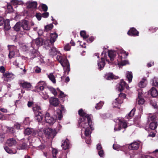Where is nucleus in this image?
Masks as SVG:
<instances>
[{"mask_svg":"<svg viewBox=\"0 0 158 158\" xmlns=\"http://www.w3.org/2000/svg\"><path fill=\"white\" fill-rule=\"evenodd\" d=\"M56 59L63 67L64 73L65 74H68L70 71V65L68 60L60 55L57 56Z\"/></svg>","mask_w":158,"mask_h":158,"instance_id":"obj_5","label":"nucleus"},{"mask_svg":"<svg viewBox=\"0 0 158 158\" xmlns=\"http://www.w3.org/2000/svg\"><path fill=\"white\" fill-rule=\"evenodd\" d=\"M105 78L107 80H110L113 79H116L118 78V77L113 74L112 73H109L106 74L105 76Z\"/></svg>","mask_w":158,"mask_h":158,"instance_id":"obj_29","label":"nucleus"},{"mask_svg":"<svg viewBox=\"0 0 158 158\" xmlns=\"http://www.w3.org/2000/svg\"><path fill=\"white\" fill-rule=\"evenodd\" d=\"M57 90L58 91H59L60 92L59 96V98H62L64 97H65L67 96V95L64 94V93L61 91L58 88H57Z\"/></svg>","mask_w":158,"mask_h":158,"instance_id":"obj_46","label":"nucleus"},{"mask_svg":"<svg viewBox=\"0 0 158 158\" xmlns=\"http://www.w3.org/2000/svg\"><path fill=\"white\" fill-rule=\"evenodd\" d=\"M129 88V87L126 83L122 80L121 82L116 85V89L119 91H121L125 88L128 89Z\"/></svg>","mask_w":158,"mask_h":158,"instance_id":"obj_10","label":"nucleus"},{"mask_svg":"<svg viewBox=\"0 0 158 158\" xmlns=\"http://www.w3.org/2000/svg\"><path fill=\"white\" fill-rule=\"evenodd\" d=\"M23 59L21 58H18L17 59L13 62L14 65L16 66L19 67V65L20 64L22 65L23 64Z\"/></svg>","mask_w":158,"mask_h":158,"instance_id":"obj_30","label":"nucleus"},{"mask_svg":"<svg viewBox=\"0 0 158 158\" xmlns=\"http://www.w3.org/2000/svg\"><path fill=\"white\" fill-rule=\"evenodd\" d=\"M70 49V46L69 44H67L64 47V49L65 51H69Z\"/></svg>","mask_w":158,"mask_h":158,"instance_id":"obj_58","label":"nucleus"},{"mask_svg":"<svg viewBox=\"0 0 158 158\" xmlns=\"http://www.w3.org/2000/svg\"><path fill=\"white\" fill-rule=\"evenodd\" d=\"M118 56L117 59L118 64L119 67L128 63V61L124 60L128 55V52H126L124 50L121 49L118 50Z\"/></svg>","mask_w":158,"mask_h":158,"instance_id":"obj_4","label":"nucleus"},{"mask_svg":"<svg viewBox=\"0 0 158 158\" xmlns=\"http://www.w3.org/2000/svg\"><path fill=\"white\" fill-rule=\"evenodd\" d=\"M47 75L48 77L53 83H56V80L53 73H50L49 74H47Z\"/></svg>","mask_w":158,"mask_h":158,"instance_id":"obj_34","label":"nucleus"},{"mask_svg":"<svg viewBox=\"0 0 158 158\" xmlns=\"http://www.w3.org/2000/svg\"><path fill=\"white\" fill-rule=\"evenodd\" d=\"M20 124L18 123H16L14 125V127L16 128L17 129H19L20 127Z\"/></svg>","mask_w":158,"mask_h":158,"instance_id":"obj_63","label":"nucleus"},{"mask_svg":"<svg viewBox=\"0 0 158 158\" xmlns=\"http://www.w3.org/2000/svg\"><path fill=\"white\" fill-rule=\"evenodd\" d=\"M49 14L48 12H44L42 14V17L44 18H46L48 16Z\"/></svg>","mask_w":158,"mask_h":158,"instance_id":"obj_61","label":"nucleus"},{"mask_svg":"<svg viewBox=\"0 0 158 158\" xmlns=\"http://www.w3.org/2000/svg\"><path fill=\"white\" fill-rule=\"evenodd\" d=\"M33 48L32 46L31 43H30L26 44H23L22 47V49L23 51H27L32 50Z\"/></svg>","mask_w":158,"mask_h":158,"instance_id":"obj_28","label":"nucleus"},{"mask_svg":"<svg viewBox=\"0 0 158 158\" xmlns=\"http://www.w3.org/2000/svg\"><path fill=\"white\" fill-rule=\"evenodd\" d=\"M80 34L84 40H85L88 37V36L86 35L85 31H81L80 32Z\"/></svg>","mask_w":158,"mask_h":158,"instance_id":"obj_45","label":"nucleus"},{"mask_svg":"<svg viewBox=\"0 0 158 158\" xmlns=\"http://www.w3.org/2000/svg\"><path fill=\"white\" fill-rule=\"evenodd\" d=\"M21 24L20 23V22H18L14 26V28L15 31H19L21 28Z\"/></svg>","mask_w":158,"mask_h":158,"instance_id":"obj_36","label":"nucleus"},{"mask_svg":"<svg viewBox=\"0 0 158 158\" xmlns=\"http://www.w3.org/2000/svg\"><path fill=\"white\" fill-rule=\"evenodd\" d=\"M123 102V100L119 98H116L112 103L113 107L118 108L119 105Z\"/></svg>","mask_w":158,"mask_h":158,"instance_id":"obj_25","label":"nucleus"},{"mask_svg":"<svg viewBox=\"0 0 158 158\" xmlns=\"http://www.w3.org/2000/svg\"><path fill=\"white\" fill-rule=\"evenodd\" d=\"M90 133L91 132L90 131L89 128L88 127H87V128H86V129H85V135L86 136H89Z\"/></svg>","mask_w":158,"mask_h":158,"instance_id":"obj_48","label":"nucleus"},{"mask_svg":"<svg viewBox=\"0 0 158 158\" xmlns=\"http://www.w3.org/2000/svg\"><path fill=\"white\" fill-rule=\"evenodd\" d=\"M4 22V29L6 30H9L11 27L10 25V20L8 19H7Z\"/></svg>","mask_w":158,"mask_h":158,"instance_id":"obj_33","label":"nucleus"},{"mask_svg":"<svg viewBox=\"0 0 158 158\" xmlns=\"http://www.w3.org/2000/svg\"><path fill=\"white\" fill-rule=\"evenodd\" d=\"M6 132L8 133H14L15 131L13 127H6Z\"/></svg>","mask_w":158,"mask_h":158,"instance_id":"obj_42","label":"nucleus"},{"mask_svg":"<svg viewBox=\"0 0 158 158\" xmlns=\"http://www.w3.org/2000/svg\"><path fill=\"white\" fill-rule=\"evenodd\" d=\"M6 138L5 133L0 134V141L2 142Z\"/></svg>","mask_w":158,"mask_h":158,"instance_id":"obj_49","label":"nucleus"},{"mask_svg":"<svg viewBox=\"0 0 158 158\" xmlns=\"http://www.w3.org/2000/svg\"><path fill=\"white\" fill-rule=\"evenodd\" d=\"M127 34L129 35L132 36H138L139 32L134 28L132 27L128 31Z\"/></svg>","mask_w":158,"mask_h":158,"instance_id":"obj_18","label":"nucleus"},{"mask_svg":"<svg viewBox=\"0 0 158 158\" xmlns=\"http://www.w3.org/2000/svg\"><path fill=\"white\" fill-rule=\"evenodd\" d=\"M27 144L24 143H21L17 147V148L19 150L24 149L26 148Z\"/></svg>","mask_w":158,"mask_h":158,"instance_id":"obj_37","label":"nucleus"},{"mask_svg":"<svg viewBox=\"0 0 158 158\" xmlns=\"http://www.w3.org/2000/svg\"><path fill=\"white\" fill-rule=\"evenodd\" d=\"M143 96V94L142 92H139L138 94V98H137L136 100V102L139 105H143L145 102Z\"/></svg>","mask_w":158,"mask_h":158,"instance_id":"obj_16","label":"nucleus"},{"mask_svg":"<svg viewBox=\"0 0 158 158\" xmlns=\"http://www.w3.org/2000/svg\"><path fill=\"white\" fill-rule=\"evenodd\" d=\"M4 148L6 151L8 153L12 154L15 153V151H13L12 150L10 149L7 146H4Z\"/></svg>","mask_w":158,"mask_h":158,"instance_id":"obj_38","label":"nucleus"},{"mask_svg":"<svg viewBox=\"0 0 158 158\" xmlns=\"http://www.w3.org/2000/svg\"><path fill=\"white\" fill-rule=\"evenodd\" d=\"M6 69L3 66H1L0 67V72L3 73H5Z\"/></svg>","mask_w":158,"mask_h":158,"instance_id":"obj_59","label":"nucleus"},{"mask_svg":"<svg viewBox=\"0 0 158 158\" xmlns=\"http://www.w3.org/2000/svg\"><path fill=\"white\" fill-rule=\"evenodd\" d=\"M119 121L120 122V123L118 125L115 126L114 128V131L120 130L121 128V125L122 126L123 128H125L127 127V124L126 122L123 121H121L120 119H119Z\"/></svg>","mask_w":158,"mask_h":158,"instance_id":"obj_13","label":"nucleus"},{"mask_svg":"<svg viewBox=\"0 0 158 158\" xmlns=\"http://www.w3.org/2000/svg\"><path fill=\"white\" fill-rule=\"evenodd\" d=\"M148 94L152 97H156L157 96L158 93L156 88L152 87L148 91Z\"/></svg>","mask_w":158,"mask_h":158,"instance_id":"obj_22","label":"nucleus"},{"mask_svg":"<svg viewBox=\"0 0 158 158\" xmlns=\"http://www.w3.org/2000/svg\"><path fill=\"white\" fill-rule=\"evenodd\" d=\"M46 86V84L44 81H40L38 82L35 86V88L37 91L43 90Z\"/></svg>","mask_w":158,"mask_h":158,"instance_id":"obj_11","label":"nucleus"},{"mask_svg":"<svg viewBox=\"0 0 158 158\" xmlns=\"http://www.w3.org/2000/svg\"><path fill=\"white\" fill-rule=\"evenodd\" d=\"M7 12L8 13H10L13 12V9L12 6L8 3L7 4Z\"/></svg>","mask_w":158,"mask_h":158,"instance_id":"obj_43","label":"nucleus"},{"mask_svg":"<svg viewBox=\"0 0 158 158\" xmlns=\"http://www.w3.org/2000/svg\"><path fill=\"white\" fill-rule=\"evenodd\" d=\"M135 109H132L130 111L128 115L129 117H131L134 115L135 112Z\"/></svg>","mask_w":158,"mask_h":158,"instance_id":"obj_56","label":"nucleus"},{"mask_svg":"<svg viewBox=\"0 0 158 158\" xmlns=\"http://www.w3.org/2000/svg\"><path fill=\"white\" fill-rule=\"evenodd\" d=\"M44 133L47 138L52 139L56 136L57 132L55 129L48 128L45 130Z\"/></svg>","mask_w":158,"mask_h":158,"instance_id":"obj_9","label":"nucleus"},{"mask_svg":"<svg viewBox=\"0 0 158 158\" xmlns=\"http://www.w3.org/2000/svg\"><path fill=\"white\" fill-rule=\"evenodd\" d=\"M103 53L102 54V56L101 57V59L98 61V69L102 70L104 67L105 65V60L107 61L108 63H110V62L109 61V60L108 59L107 55L104 53V56H103Z\"/></svg>","mask_w":158,"mask_h":158,"instance_id":"obj_8","label":"nucleus"},{"mask_svg":"<svg viewBox=\"0 0 158 158\" xmlns=\"http://www.w3.org/2000/svg\"><path fill=\"white\" fill-rule=\"evenodd\" d=\"M54 115L56 116L55 118L50 116V114L48 112L45 114V121L50 125H53L56 122L57 118L60 120L63 117L62 111L60 109H56L54 111Z\"/></svg>","mask_w":158,"mask_h":158,"instance_id":"obj_3","label":"nucleus"},{"mask_svg":"<svg viewBox=\"0 0 158 158\" xmlns=\"http://www.w3.org/2000/svg\"><path fill=\"white\" fill-rule=\"evenodd\" d=\"M36 116V119L39 122L41 121L43 118V114L40 112L39 109H33Z\"/></svg>","mask_w":158,"mask_h":158,"instance_id":"obj_14","label":"nucleus"},{"mask_svg":"<svg viewBox=\"0 0 158 158\" xmlns=\"http://www.w3.org/2000/svg\"><path fill=\"white\" fill-rule=\"evenodd\" d=\"M78 114L83 117L79 119L78 121L79 127L86 129L87 128V126H89L91 130H93L94 127L91 119V115H89L83 109H80L78 111Z\"/></svg>","mask_w":158,"mask_h":158,"instance_id":"obj_1","label":"nucleus"},{"mask_svg":"<svg viewBox=\"0 0 158 158\" xmlns=\"http://www.w3.org/2000/svg\"><path fill=\"white\" fill-rule=\"evenodd\" d=\"M35 16L37 19L40 21L41 19L42 15V14L40 13H37L36 14Z\"/></svg>","mask_w":158,"mask_h":158,"instance_id":"obj_55","label":"nucleus"},{"mask_svg":"<svg viewBox=\"0 0 158 158\" xmlns=\"http://www.w3.org/2000/svg\"><path fill=\"white\" fill-rule=\"evenodd\" d=\"M48 38H47L48 39ZM50 39V37L49 38ZM46 38L44 40H45ZM44 41L43 39L41 38H37L35 39V43L38 46H40L42 45L43 43H44Z\"/></svg>","mask_w":158,"mask_h":158,"instance_id":"obj_31","label":"nucleus"},{"mask_svg":"<svg viewBox=\"0 0 158 158\" xmlns=\"http://www.w3.org/2000/svg\"><path fill=\"white\" fill-rule=\"evenodd\" d=\"M6 144L9 147H12L16 145V141L15 139L13 138H10L7 139Z\"/></svg>","mask_w":158,"mask_h":158,"instance_id":"obj_26","label":"nucleus"},{"mask_svg":"<svg viewBox=\"0 0 158 158\" xmlns=\"http://www.w3.org/2000/svg\"><path fill=\"white\" fill-rule=\"evenodd\" d=\"M126 78L127 79L129 83L131 82L133 77L132 73L127 71L126 73Z\"/></svg>","mask_w":158,"mask_h":158,"instance_id":"obj_32","label":"nucleus"},{"mask_svg":"<svg viewBox=\"0 0 158 158\" xmlns=\"http://www.w3.org/2000/svg\"><path fill=\"white\" fill-rule=\"evenodd\" d=\"M41 94H41V95L44 99H47L48 98L49 96L46 93L42 92L41 93Z\"/></svg>","mask_w":158,"mask_h":158,"instance_id":"obj_50","label":"nucleus"},{"mask_svg":"<svg viewBox=\"0 0 158 158\" xmlns=\"http://www.w3.org/2000/svg\"><path fill=\"white\" fill-rule=\"evenodd\" d=\"M32 131V129H31L29 128H27L24 131V133L25 135H29L31 134Z\"/></svg>","mask_w":158,"mask_h":158,"instance_id":"obj_44","label":"nucleus"},{"mask_svg":"<svg viewBox=\"0 0 158 158\" xmlns=\"http://www.w3.org/2000/svg\"><path fill=\"white\" fill-rule=\"evenodd\" d=\"M140 142H134L129 144L128 148L132 150H137L139 146Z\"/></svg>","mask_w":158,"mask_h":158,"instance_id":"obj_15","label":"nucleus"},{"mask_svg":"<svg viewBox=\"0 0 158 158\" xmlns=\"http://www.w3.org/2000/svg\"><path fill=\"white\" fill-rule=\"evenodd\" d=\"M19 84L20 86L23 88L27 89L30 88L31 86V84L30 83L23 81L19 82Z\"/></svg>","mask_w":158,"mask_h":158,"instance_id":"obj_27","label":"nucleus"},{"mask_svg":"<svg viewBox=\"0 0 158 158\" xmlns=\"http://www.w3.org/2000/svg\"><path fill=\"white\" fill-rule=\"evenodd\" d=\"M34 70L36 73H39L41 72V69L40 68L36 66L34 68Z\"/></svg>","mask_w":158,"mask_h":158,"instance_id":"obj_52","label":"nucleus"},{"mask_svg":"<svg viewBox=\"0 0 158 158\" xmlns=\"http://www.w3.org/2000/svg\"><path fill=\"white\" fill-rule=\"evenodd\" d=\"M8 48L9 50V57L10 58H12L15 55V50L16 49V47L13 46H8Z\"/></svg>","mask_w":158,"mask_h":158,"instance_id":"obj_17","label":"nucleus"},{"mask_svg":"<svg viewBox=\"0 0 158 158\" xmlns=\"http://www.w3.org/2000/svg\"><path fill=\"white\" fill-rule=\"evenodd\" d=\"M31 134L33 136H36L38 135V132L37 130H35L32 129Z\"/></svg>","mask_w":158,"mask_h":158,"instance_id":"obj_51","label":"nucleus"},{"mask_svg":"<svg viewBox=\"0 0 158 158\" xmlns=\"http://www.w3.org/2000/svg\"><path fill=\"white\" fill-rule=\"evenodd\" d=\"M11 4L14 5H21L23 4V2L21 1H19L18 0H11L10 1Z\"/></svg>","mask_w":158,"mask_h":158,"instance_id":"obj_35","label":"nucleus"},{"mask_svg":"<svg viewBox=\"0 0 158 158\" xmlns=\"http://www.w3.org/2000/svg\"><path fill=\"white\" fill-rule=\"evenodd\" d=\"M117 52L116 51L112 50L108 51V57L110 58L111 61H112L116 55Z\"/></svg>","mask_w":158,"mask_h":158,"instance_id":"obj_20","label":"nucleus"},{"mask_svg":"<svg viewBox=\"0 0 158 158\" xmlns=\"http://www.w3.org/2000/svg\"><path fill=\"white\" fill-rule=\"evenodd\" d=\"M41 8L44 11H46L48 10V6L45 4H42Z\"/></svg>","mask_w":158,"mask_h":158,"instance_id":"obj_54","label":"nucleus"},{"mask_svg":"<svg viewBox=\"0 0 158 158\" xmlns=\"http://www.w3.org/2000/svg\"><path fill=\"white\" fill-rule=\"evenodd\" d=\"M21 27L23 28V31L21 30L19 32V34L21 35L19 36L20 37L25 35L27 31H29L30 29V27L29 25L28 21L25 20H22Z\"/></svg>","mask_w":158,"mask_h":158,"instance_id":"obj_6","label":"nucleus"},{"mask_svg":"<svg viewBox=\"0 0 158 158\" xmlns=\"http://www.w3.org/2000/svg\"><path fill=\"white\" fill-rule=\"evenodd\" d=\"M113 148L114 149L117 150L119 148V146L118 145L114 144Z\"/></svg>","mask_w":158,"mask_h":158,"instance_id":"obj_64","label":"nucleus"},{"mask_svg":"<svg viewBox=\"0 0 158 158\" xmlns=\"http://www.w3.org/2000/svg\"><path fill=\"white\" fill-rule=\"evenodd\" d=\"M34 104L33 102L29 101L28 102L27 105L29 108H31L32 107H33Z\"/></svg>","mask_w":158,"mask_h":158,"instance_id":"obj_57","label":"nucleus"},{"mask_svg":"<svg viewBox=\"0 0 158 158\" xmlns=\"http://www.w3.org/2000/svg\"><path fill=\"white\" fill-rule=\"evenodd\" d=\"M3 77L5 81H9L13 79L14 76L13 74L6 72L3 74Z\"/></svg>","mask_w":158,"mask_h":158,"instance_id":"obj_12","label":"nucleus"},{"mask_svg":"<svg viewBox=\"0 0 158 158\" xmlns=\"http://www.w3.org/2000/svg\"><path fill=\"white\" fill-rule=\"evenodd\" d=\"M150 104L153 108H154L155 109H158V105L156 101L152 100H151L150 101Z\"/></svg>","mask_w":158,"mask_h":158,"instance_id":"obj_40","label":"nucleus"},{"mask_svg":"<svg viewBox=\"0 0 158 158\" xmlns=\"http://www.w3.org/2000/svg\"><path fill=\"white\" fill-rule=\"evenodd\" d=\"M97 149L98 151L102 149V147L101 143H98L97 146Z\"/></svg>","mask_w":158,"mask_h":158,"instance_id":"obj_62","label":"nucleus"},{"mask_svg":"<svg viewBox=\"0 0 158 158\" xmlns=\"http://www.w3.org/2000/svg\"><path fill=\"white\" fill-rule=\"evenodd\" d=\"M148 117L147 123H150L149 127L152 130H154L157 126V123L155 121L156 118V115H152L151 114Z\"/></svg>","mask_w":158,"mask_h":158,"instance_id":"obj_7","label":"nucleus"},{"mask_svg":"<svg viewBox=\"0 0 158 158\" xmlns=\"http://www.w3.org/2000/svg\"><path fill=\"white\" fill-rule=\"evenodd\" d=\"M148 83L147 81L146 77L143 78L138 84V86L140 88H144Z\"/></svg>","mask_w":158,"mask_h":158,"instance_id":"obj_21","label":"nucleus"},{"mask_svg":"<svg viewBox=\"0 0 158 158\" xmlns=\"http://www.w3.org/2000/svg\"><path fill=\"white\" fill-rule=\"evenodd\" d=\"M27 7L28 8H35L37 6V2H31L29 1L26 3Z\"/></svg>","mask_w":158,"mask_h":158,"instance_id":"obj_19","label":"nucleus"},{"mask_svg":"<svg viewBox=\"0 0 158 158\" xmlns=\"http://www.w3.org/2000/svg\"><path fill=\"white\" fill-rule=\"evenodd\" d=\"M98 155L101 157H103L104 156V152L103 150H100L98 151Z\"/></svg>","mask_w":158,"mask_h":158,"instance_id":"obj_60","label":"nucleus"},{"mask_svg":"<svg viewBox=\"0 0 158 158\" xmlns=\"http://www.w3.org/2000/svg\"><path fill=\"white\" fill-rule=\"evenodd\" d=\"M53 27V26L52 24H50L45 27L44 30L46 31H48L52 29Z\"/></svg>","mask_w":158,"mask_h":158,"instance_id":"obj_39","label":"nucleus"},{"mask_svg":"<svg viewBox=\"0 0 158 158\" xmlns=\"http://www.w3.org/2000/svg\"><path fill=\"white\" fill-rule=\"evenodd\" d=\"M48 88L49 91L54 95L56 96L57 95V93L56 90L52 87H48Z\"/></svg>","mask_w":158,"mask_h":158,"instance_id":"obj_41","label":"nucleus"},{"mask_svg":"<svg viewBox=\"0 0 158 158\" xmlns=\"http://www.w3.org/2000/svg\"><path fill=\"white\" fill-rule=\"evenodd\" d=\"M70 142L69 140L66 139L65 140H63L61 146L64 150H66L69 148Z\"/></svg>","mask_w":158,"mask_h":158,"instance_id":"obj_24","label":"nucleus"},{"mask_svg":"<svg viewBox=\"0 0 158 158\" xmlns=\"http://www.w3.org/2000/svg\"><path fill=\"white\" fill-rule=\"evenodd\" d=\"M104 104V102L102 101L100 102L99 103L97 104L95 106V108L96 109L98 108L99 109L101 108Z\"/></svg>","mask_w":158,"mask_h":158,"instance_id":"obj_47","label":"nucleus"},{"mask_svg":"<svg viewBox=\"0 0 158 158\" xmlns=\"http://www.w3.org/2000/svg\"><path fill=\"white\" fill-rule=\"evenodd\" d=\"M58 37V35L56 33H54L50 34V39H46L44 41V47L46 49H48L51 48V50L49 52L50 55H54L56 54L57 49L54 47H51L54 42L56 41V39Z\"/></svg>","mask_w":158,"mask_h":158,"instance_id":"obj_2","label":"nucleus"},{"mask_svg":"<svg viewBox=\"0 0 158 158\" xmlns=\"http://www.w3.org/2000/svg\"><path fill=\"white\" fill-rule=\"evenodd\" d=\"M126 98V95L124 94L120 93L119 95V97L118 98H119L123 100V99L125 98Z\"/></svg>","mask_w":158,"mask_h":158,"instance_id":"obj_53","label":"nucleus"},{"mask_svg":"<svg viewBox=\"0 0 158 158\" xmlns=\"http://www.w3.org/2000/svg\"><path fill=\"white\" fill-rule=\"evenodd\" d=\"M50 103L53 106H56L59 105L60 102L58 98L52 97L50 99Z\"/></svg>","mask_w":158,"mask_h":158,"instance_id":"obj_23","label":"nucleus"}]
</instances>
